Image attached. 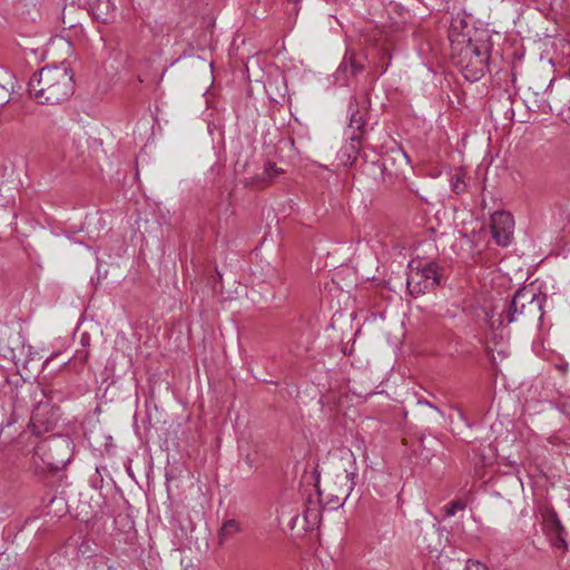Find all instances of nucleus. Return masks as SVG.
<instances>
[{
    "instance_id": "18",
    "label": "nucleus",
    "mask_w": 570,
    "mask_h": 570,
    "mask_svg": "<svg viewBox=\"0 0 570 570\" xmlns=\"http://www.w3.org/2000/svg\"><path fill=\"white\" fill-rule=\"evenodd\" d=\"M463 181L460 178H456L455 183H453V188L455 191H460L463 188Z\"/></svg>"
},
{
    "instance_id": "2",
    "label": "nucleus",
    "mask_w": 570,
    "mask_h": 570,
    "mask_svg": "<svg viewBox=\"0 0 570 570\" xmlns=\"http://www.w3.org/2000/svg\"><path fill=\"white\" fill-rule=\"evenodd\" d=\"M59 416V409L51 403L45 390L36 386L30 389L27 395H17L11 414L12 421L8 422L7 426L28 417L32 431L41 434L52 430Z\"/></svg>"
},
{
    "instance_id": "15",
    "label": "nucleus",
    "mask_w": 570,
    "mask_h": 570,
    "mask_svg": "<svg viewBox=\"0 0 570 570\" xmlns=\"http://www.w3.org/2000/svg\"><path fill=\"white\" fill-rule=\"evenodd\" d=\"M465 570H488V568L479 561H468Z\"/></svg>"
},
{
    "instance_id": "1",
    "label": "nucleus",
    "mask_w": 570,
    "mask_h": 570,
    "mask_svg": "<svg viewBox=\"0 0 570 570\" xmlns=\"http://www.w3.org/2000/svg\"><path fill=\"white\" fill-rule=\"evenodd\" d=\"M73 90V73L65 62L42 67L28 83L30 97L41 105L61 104L72 96Z\"/></svg>"
},
{
    "instance_id": "12",
    "label": "nucleus",
    "mask_w": 570,
    "mask_h": 570,
    "mask_svg": "<svg viewBox=\"0 0 570 570\" xmlns=\"http://www.w3.org/2000/svg\"><path fill=\"white\" fill-rule=\"evenodd\" d=\"M281 174V168L276 167L275 164L267 163L263 169V173L257 175V181L262 185H268Z\"/></svg>"
},
{
    "instance_id": "9",
    "label": "nucleus",
    "mask_w": 570,
    "mask_h": 570,
    "mask_svg": "<svg viewBox=\"0 0 570 570\" xmlns=\"http://www.w3.org/2000/svg\"><path fill=\"white\" fill-rule=\"evenodd\" d=\"M89 11L99 21L108 22L114 17V4L110 0H88Z\"/></svg>"
},
{
    "instance_id": "13",
    "label": "nucleus",
    "mask_w": 570,
    "mask_h": 570,
    "mask_svg": "<svg viewBox=\"0 0 570 570\" xmlns=\"http://www.w3.org/2000/svg\"><path fill=\"white\" fill-rule=\"evenodd\" d=\"M10 94L7 89V82L3 79H0V106L9 102Z\"/></svg>"
},
{
    "instance_id": "10",
    "label": "nucleus",
    "mask_w": 570,
    "mask_h": 570,
    "mask_svg": "<svg viewBox=\"0 0 570 570\" xmlns=\"http://www.w3.org/2000/svg\"><path fill=\"white\" fill-rule=\"evenodd\" d=\"M242 531L239 522L235 519L225 520L218 533L219 542L223 543Z\"/></svg>"
},
{
    "instance_id": "14",
    "label": "nucleus",
    "mask_w": 570,
    "mask_h": 570,
    "mask_svg": "<svg viewBox=\"0 0 570 570\" xmlns=\"http://www.w3.org/2000/svg\"><path fill=\"white\" fill-rule=\"evenodd\" d=\"M463 509H464V504L461 502H453V503H451V505L445 508L448 515H454L456 510H463Z\"/></svg>"
},
{
    "instance_id": "16",
    "label": "nucleus",
    "mask_w": 570,
    "mask_h": 570,
    "mask_svg": "<svg viewBox=\"0 0 570 570\" xmlns=\"http://www.w3.org/2000/svg\"><path fill=\"white\" fill-rule=\"evenodd\" d=\"M364 125L363 118L360 115L353 114L351 116V127H356L357 129H361Z\"/></svg>"
},
{
    "instance_id": "17",
    "label": "nucleus",
    "mask_w": 570,
    "mask_h": 570,
    "mask_svg": "<svg viewBox=\"0 0 570 570\" xmlns=\"http://www.w3.org/2000/svg\"><path fill=\"white\" fill-rule=\"evenodd\" d=\"M553 522L556 524V530H557L558 534H560L561 531L563 530V527H562L561 522L559 521V519L557 518V515H553Z\"/></svg>"
},
{
    "instance_id": "11",
    "label": "nucleus",
    "mask_w": 570,
    "mask_h": 570,
    "mask_svg": "<svg viewBox=\"0 0 570 570\" xmlns=\"http://www.w3.org/2000/svg\"><path fill=\"white\" fill-rule=\"evenodd\" d=\"M438 444V440L433 436L423 438L420 441L419 448L415 450L416 454L421 456L423 460H430L434 454V446Z\"/></svg>"
},
{
    "instance_id": "19",
    "label": "nucleus",
    "mask_w": 570,
    "mask_h": 570,
    "mask_svg": "<svg viewBox=\"0 0 570 570\" xmlns=\"http://www.w3.org/2000/svg\"><path fill=\"white\" fill-rule=\"evenodd\" d=\"M560 542H561V544H562V547H563V548H566V547H567V543H566V541H564L562 538H560Z\"/></svg>"
},
{
    "instance_id": "8",
    "label": "nucleus",
    "mask_w": 570,
    "mask_h": 570,
    "mask_svg": "<svg viewBox=\"0 0 570 570\" xmlns=\"http://www.w3.org/2000/svg\"><path fill=\"white\" fill-rule=\"evenodd\" d=\"M355 475L354 472H348L347 470L337 475L340 485L337 493L334 494L335 501L333 502L336 507H342L351 495L355 487Z\"/></svg>"
},
{
    "instance_id": "3",
    "label": "nucleus",
    "mask_w": 570,
    "mask_h": 570,
    "mask_svg": "<svg viewBox=\"0 0 570 570\" xmlns=\"http://www.w3.org/2000/svg\"><path fill=\"white\" fill-rule=\"evenodd\" d=\"M453 50L459 51L456 63L465 79L476 81L485 73L490 58V43L487 35L475 39L470 38L460 49L455 46Z\"/></svg>"
},
{
    "instance_id": "7",
    "label": "nucleus",
    "mask_w": 570,
    "mask_h": 570,
    "mask_svg": "<svg viewBox=\"0 0 570 570\" xmlns=\"http://www.w3.org/2000/svg\"><path fill=\"white\" fill-rule=\"evenodd\" d=\"M491 232L497 244L508 246L513 239L514 219L510 213L495 212L491 216Z\"/></svg>"
},
{
    "instance_id": "4",
    "label": "nucleus",
    "mask_w": 570,
    "mask_h": 570,
    "mask_svg": "<svg viewBox=\"0 0 570 570\" xmlns=\"http://www.w3.org/2000/svg\"><path fill=\"white\" fill-rule=\"evenodd\" d=\"M439 282L440 272L435 263L414 261L410 263L406 285L412 296H419L433 289Z\"/></svg>"
},
{
    "instance_id": "5",
    "label": "nucleus",
    "mask_w": 570,
    "mask_h": 570,
    "mask_svg": "<svg viewBox=\"0 0 570 570\" xmlns=\"http://www.w3.org/2000/svg\"><path fill=\"white\" fill-rule=\"evenodd\" d=\"M67 449L68 444L63 440H43L35 448L32 463L38 471L59 470L66 463V459L60 456L59 452Z\"/></svg>"
},
{
    "instance_id": "6",
    "label": "nucleus",
    "mask_w": 570,
    "mask_h": 570,
    "mask_svg": "<svg viewBox=\"0 0 570 570\" xmlns=\"http://www.w3.org/2000/svg\"><path fill=\"white\" fill-rule=\"evenodd\" d=\"M543 302L544 297L538 294L534 288L524 287L518 291L512 298L508 321L510 323L514 322L520 315L541 318Z\"/></svg>"
}]
</instances>
